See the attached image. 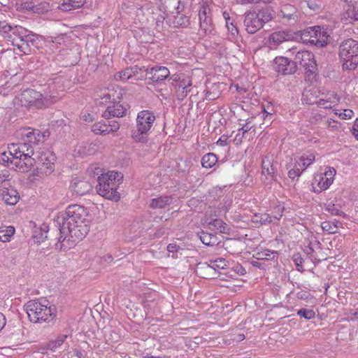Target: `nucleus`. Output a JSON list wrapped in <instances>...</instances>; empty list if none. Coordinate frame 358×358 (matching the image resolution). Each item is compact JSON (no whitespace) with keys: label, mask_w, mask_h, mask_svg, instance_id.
Masks as SVG:
<instances>
[{"label":"nucleus","mask_w":358,"mask_h":358,"mask_svg":"<svg viewBox=\"0 0 358 358\" xmlns=\"http://www.w3.org/2000/svg\"><path fill=\"white\" fill-rule=\"evenodd\" d=\"M87 215L86 208L78 204L68 206L64 213L57 215L53 224L55 230L59 233L57 238L58 242L66 241L69 245H72L85 238L90 231Z\"/></svg>","instance_id":"obj_1"},{"label":"nucleus","mask_w":358,"mask_h":358,"mask_svg":"<svg viewBox=\"0 0 358 358\" xmlns=\"http://www.w3.org/2000/svg\"><path fill=\"white\" fill-rule=\"evenodd\" d=\"M8 148L13 152L16 171L27 173L31 170L35 164V159L31 157L34 152L33 145L23 141L9 145Z\"/></svg>","instance_id":"obj_2"},{"label":"nucleus","mask_w":358,"mask_h":358,"mask_svg":"<svg viewBox=\"0 0 358 358\" xmlns=\"http://www.w3.org/2000/svg\"><path fill=\"white\" fill-rule=\"evenodd\" d=\"M122 179V175L115 171H108L98 177V184L96 186L99 194L106 199L117 201L120 198L117 191Z\"/></svg>","instance_id":"obj_3"},{"label":"nucleus","mask_w":358,"mask_h":358,"mask_svg":"<svg viewBox=\"0 0 358 358\" xmlns=\"http://www.w3.org/2000/svg\"><path fill=\"white\" fill-rule=\"evenodd\" d=\"M28 317L31 322L37 323L52 320L56 315V308L46 300H33L24 306Z\"/></svg>","instance_id":"obj_4"},{"label":"nucleus","mask_w":358,"mask_h":358,"mask_svg":"<svg viewBox=\"0 0 358 358\" xmlns=\"http://www.w3.org/2000/svg\"><path fill=\"white\" fill-rule=\"evenodd\" d=\"M338 57L343 70H355L358 66V41L350 38L341 42Z\"/></svg>","instance_id":"obj_5"},{"label":"nucleus","mask_w":358,"mask_h":358,"mask_svg":"<svg viewBox=\"0 0 358 358\" xmlns=\"http://www.w3.org/2000/svg\"><path fill=\"white\" fill-rule=\"evenodd\" d=\"M156 117L151 110L140 111L136 117V127L131 131V138L136 142L146 143L148 136Z\"/></svg>","instance_id":"obj_6"},{"label":"nucleus","mask_w":358,"mask_h":358,"mask_svg":"<svg viewBox=\"0 0 358 358\" xmlns=\"http://www.w3.org/2000/svg\"><path fill=\"white\" fill-rule=\"evenodd\" d=\"M296 65L299 64L304 71L306 79L314 80L319 74L317 64L313 52L308 50L297 52L294 58Z\"/></svg>","instance_id":"obj_7"},{"label":"nucleus","mask_w":358,"mask_h":358,"mask_svg":"<svg viewBox=\"0 0 358 358\" xmlns=\"http://www.w3.org/2000/svg\"><path fill=\"white\" fill-rule=\"evenodd\" d=\"M22 100L29 105L41 108L56 102L57 98L54 95H43L34 90L27 89L22 93Z\"/></svg>","instance_id":"obj_8"},{"label":"nucleus","mask_w":358,"mask_h":358,"mask_svg":"<svg viewBox=\"0 0 358 358\" xmlns=\"http://www.w3.org/2000/svg\"><path fill=\"white\" fill-rule=\"evenodd\" d=\"M55 161L56 157L52 152L45 150L40 152L37 160H35V164H36V174L38 176L40 174H45V176L51 174L55 170Z\"/></svg>","instance_id":"obj_9"},{"label":"nucleus","mask_w":358,"mask_h":358,"mask_svg":"<svg viewBox=\"0 0 358 358\" xmlns=\"http://www.w3.org/2000/svg\"><path fill=\"white\" fill-rule=\"evenodd\" d=\"M273 69L283 76L294 74L298 70L295 60H292L287 57H276L273 60Z\"/></svg>","instance_id":"obj_10"},{"label":"nucleus","mask_w":358,"mask_h":358,"mask_svg":"<svg viewBox=\"0 0 358 358\" xmlns=\"http://www.w3.org/2000/svg\"><path fill=\"white\" fill-rule=\"evenodd\" d=\"M39 42V36L29 31L27 34H25L24 37L20 40V43H17V48L24 54L29 55L31 52H35L34 48H38Z\"/></svg>","instance_id":"obj_11"},{"label":"nucleus","mask_w":358,"mask_h":358,"mask_svg":"<svg viewBox=\"0 0 358 358\" xmlns=\"http://www.w3.org/2000/svg\"><path fill=\"white\" fill-rule=\"evenodd\" d=\"M17 136L29 145H37L44 139L45 135L39 130L22 128L17 131Z\"/></svg>","instance_id":"obj_12"},{"label":"nucleus","mask_w":358,"mask_h":358,"mask_svg":"<svg viewBox=\"0 0 358 358\" xmlns=\"http://www.w3.org/2000/svg\"><path fill=\"white\" fill-rule=\"evenodd\" d=\"M144 71L148 78L153 83L162 82L170 76V71L168 68L162 66L144 67Z\"/></svg>","instance_id":"obj_13"},{"label":"nucleus","mask_w":358,"mask_h":358,"mask_svg":"<svg viewBox=\"0 0 358 358\" xmlns=\"http://www.w3.org/2000/svg\"><path fill=\"white\" fill-rule=\"evenodd\" d=\"M243 23L250 34H255L264 27L255 10L245 13Z\"/></svg>","instance_id":"obj_14"},{"label":"nucleus","mask_w":358,"mask_h":358,"mask_svg":"<svg viewBox=\"0 0 358 358\" xmlns=\"http://www.w3.org/2000/svg\"><path fill=\"white\" fill-rule=\"evenodd\" d=\"M292 34L287 31H278L271 33L266 41V45L271 50L276 49L281 43L285 41L292 40Z\"/></svg>","instance_id":"obj_15"},{"label":"nucleus","mask_w":358,"mask_h":358,"mask_svg":"<svg viewBox=\"0 0 358 358\" xmlns=\"http://www.w3.org/2000/svg\"><path fill=\"white\" fill-rule=\"evenodd\" d=\"M210 9L206 6H202L199 11V25L205 34H210L214 30L213 20L208 15Z\"/></svg>","instance_id":"obj_16"},{"label":"nucleus","mask_w":358,"mask_h":358,"mask_svg":"<svg viewBox=\"0 0 358 358\" xmlns=\"http://www.w3.org/2000/svg\"><path fill=\"white\" fill-rule=\"evenodd\" d=\"M278 16L287 22H296L299 18V11L298 9L292 4H282L280 6Z\"/></svg>","instance_id":"obj_17"},{"label":"nucleus","mask_w":358,"mask_h":358,"mask_svg":"<svg viewBox=\"0 0 358 358\" xmlns=\"http://www.w3.org/2000/svg\"><path fill=\"white\" fill-rule=\"evenodd\" d=\"M127 108L123 106L120 101H115L107 107L103 113L102 117L105 119H110L111 117H121L126 115Z\"/></svg>","instance_id":"obj_18"},{"label":"nucleus","mask_w":358,"mask_h":358,"mask_svg":"<svg viewBox=\"0 0 358 358\" xmlns=\"http://www.w3.org/2000/svg\"><path fill=\"white\" fill-rule=\"evenodd\" d=\"M206 223L212 231H216L222 234H229V226L220 219L213 218L210 215H206Z\"/></svg>","instance_id":"obj_19"},{"label":"nucleus","mask_w":358,"mask_h":358,"mask_svg":"<svg viewBox=\"0 0 358 358\" xmlns=\"http://www.w3.org/2000/svg\"><path fill=\"white\" fill-rule=\"evenodd\" d=\"M196 274L202 278L213 279L217 278L218 271H213L210 262H199L196 267Z\"/></svg>","instance_id":"obj_20"},{"label":"nucleus","mask_w":358,"mask_h":358,"mask_svg":"<svg viewBox=\"0 0 358 358\" xmlns=\"http://www.w3.org/2000/svg\"><path fill=\"white\" fill-rule=\"evenodd\" d=\"M71 188L76 194L83 196L91 190L92 186L87 181L75 178L71 180Z\"/></svg>","instance_id":"obj_21"},{"label":"nucleus","mask_w":358,"mask_h":358,"mask_svg":"<svg viewBox=\"0 0 358 358\" xmlns=\"http://www.w3.org/2000/svg\"><path fill=\"white\" fill-rule=\"evenodd\" d=\"M192 83L189 77H183L182 80L174 86L178 99L183 100L190 92Z\"/></svg>","instance_id":"obj_22"},{"label":"nucleus","mask_w":358,"mask_h":358,"mask_svg":"<svg viewBox=\"0 0 358 358\" xmlns=\"http://www.w3.org/2000/svg\"><path fill=\"white\" fill-rule=\"evenodd\" d=\"M185 6V2L180 0H161L159 8L163 13H173L175 10Z\"/></svg>","instance_id":"obj_23"},{"label":"nucleus","mask_w":358,"mask_h":358,"mask_svg":"<svg viewBox=\"0 0 358 358\" xmlns=\"http://www.w3.org/2000/svg\"><path fill=\"white\" fill-rule=\"evenodd\" d=\"M4 189L5 190L2 192V198L5 203L10 206L16 204L20 199L17 191L13 188L8 189L6 187Z\"/></svg>","instance_id":"obj_24"},{"label":"nucleus","mask_w":358,"mask_h":358,"mask_svg":"<svg viewBox=\"0 0 358 358\" xmlns=\"http://www.w3.org/2000/svg\"><path fill=\"white\" fill-rule=\"evenodd\" d=\"M171 196H160L152 199L150 201L149 206L152 209L164 208L172 203Z\"/></svg>","instance_id":"obj_25"},{"label":"nucleus","mask_w":358,"mask_h":358,"mask_svg":"<svg viewBox=\"0 0 358 358\" xmlns=\"http://www.w3.org/2000/svg\"><path fill=\"white\" fill-rule=\"evenodd\" d=\"M317 34V36H315L314 39H310V43L317 47L325 46L327 44L329 38L327 29L320 26Z\"/></svg>","instance_id":"obj_26"},{"label":"nucleus","mask_w":358,"mask_h":358,"mask_svg":"<svg viewBox=\"0 0 358 358\" xmlns=\"http://www.w3.org/2000/svg\"><path fill=\"white\" fill-rule=\"evenodd\" d=\"M27 32H29V31L21 26H14L13 30L10 32L13 36H10V38L8 40L10 41L13 45L17 47V43H20V40L24 37V35L27 34Z\"/></svg>","instance_id":"obj_27"},{"label":"nucleus","mask_w":358,"mask_h":358,"mask_svg":"<svg viewBox=\"0 0 358 358\" xmlns=\"http://www.w3.org/2000/svg\"><path fill=\"white\" fill-rule=\"evenodd\" d=\"M86 2V0H64L59 6L62 11H69L81 8Z\"/></svg>","instance_id":"obj_28"},{"label":"nucleus","mask_w":358,"mask_h":358,"mask_svg":"<svg viewBox=\"0 0 358 358\" xmlns=\"http://www.w3.org/2000/svg\"><path fill=\"white\" fill-rule=\"evenodd\" d=\"M262 173L266 177L268 176L271 178L269 182L274 180L275 177V168L273 167L271 161L268 159H264L262 162ZM266 179H268L266 178Z\"/></svg>","instance_id":"obj_29"},{"label":"nucleus","mask_w":358,"mask_h":358,"mask_svg":"<svg viewBox=\"0 0 358 358\" xmlns=\"http://www.w3.org/2000/svg\"><path fill=\"white\" fill-rule=\"evenodd\" d=\"M8 151H4L0 153V164L4 165L6 166L12 168L15 170V163H14V156L13 155V152H10V149L8 148Z\"/></svg>","instance_id":"obj_30"},{"label":"nucleus","mask_w":358,"mask_h":358,"mask_svg":"<svg viewBox=\"0 0 358 358\" xmlns=\"http://www.w3.org/2000/svg\"><path fill=\"white\" fill-rule=\"evenodd\" d=\"M69 335L67 334H59L57 336L55 340L50 341L47 343L44 347L45 350H50L51 351H55L56 349L59 348L66 340Z\"/></svg>","instance_id":"obj_31"},{"label":"nucleus","mask_w":358,"mask_h":358,"mask_svg":"<svg viewBox=\"0 0 358 358\" xmlns=\"http://www.w3.org/2000/svg\"><path fill=\"white\" fill-rule=\"evenodd\" d=\"M198 236L203 244L208 246L215 245L218 243L217 237L211 233L201 231V232L198 233Z\"/></svg>","instance_id":"obj_32"},{"label":"nucleus","mask_w":358,"mask_h":358,"mask_svg":"<svg viewBox=\"0 0 358 358\" xmlns=\"http://www.w3.org/2000/svg\"><path fill=\"white\" fill-rule=\"evenodd\" d=\"M184 7L177 10V15L174 17L173 24L176 27H187L189 25V17L185 14L181 13Z\"/></svg>","instance_id":"obj_33"},{"label":"nucleus","mask_w":358,"mask_h":358,"mask_svg":"<svg viewBox=\"0 0 358 358\" xmlns=\"http://www.w3.org/2000/svg\"><path fill=\"white\" fill-rule=\"evenodd\" d=\"M49 231V227L43 224L38 230H36L34 234H33V238L34 241L37 243H40L43 242L45 238H47V234Z\"/></svg>","instance_id":"obj_34"},{"label":"nucleus","mask_w":358,"mask_h":358,"mask_svg":"<svg viewBox=\"0 0 358 358\" xmlns=\"http://www.w3.org/2000/svg\"><path fill=\"white\" fill-rule=\"evenodd\" d=\"M217 160L218 159L215 154L208 152L202 157L201 165L203 168L210 169L216 164Z\"/></svg>","instance_id":"obj_35"},{"label":"nucleus","mask_w":358,"mask_h":358,"mask_svg":"<svg viewBox=\"0 0 358 358\" xmlns=\"http://www.w3.org/2000/svg\"><path fill=\"white\" fill-rule=\"evenodd\" d=\"M256 14L258 15L259 19L263 25L273 18V11L269 7L259 10L258 12H256Z\"/></svg>","instance_id":"obj_36"},{"label":"nucleus","mask_w":358,"mask_h":358,"mask_svg":"<svg viewBox=\"0 0 358 358\" xmlns=\"http://www.w3.org/2000/svg\"><path fill=\"white\" fill-rule=\"evenodd\" d=\"M92 131L96 134L106 135L110 133L106 120L100 121L92 126Z\"/></svg>","instance_id":"obj_37"},{"label":"nucleus","mask_w":358,"mask_h":358,"mask_svg":"<svg viewBox=\"0 0 358 358\" xmlns=\"http://www.w3.org/2000/svg\"><path fill=\"white\" fill-rule=\"evenodd\" d=\"M340 208L341 207L338 204L330 202L325 205L324 210L332 215H338L343 217H347V215L344 212L341 211Z\"/></svg>","instance_id":"obj_38"},{"label":"nucleus","mask_w":358,"mask_h":358,"mask_svg":"<svg viewBox=\"0 0 358 358\" xmlns=\"http://www.w3.org/2000/svg\"><path fill=\"white\" fill-rule=\"evenodd\" d=\"M15 234V228L12 226L0 228V241L8 242Z\"/></svg>","instance_id":"obj_39"},{"label":"nucleus","mask_w":358,"mask_h":358,"mask_svg":"<svg viewBox=\"0 0 358 358\" xmlns=\"http://www.w3.org/2000/svg\"><path fill=\"white\" fill-rule=\"evenodd\" d=\"M18 10L26 12V11H31L33 13H39L41 12V9L40 5H34L32 2H23L20 4L18 6Z\"/></svg>","instance_id":"obj_40"},{"label":"nucleus","mask_w":358,"mask_h":358,"mask_svg":"<svg viewBox=\"0 0 358 358\" xmlns=\"http://www.w3.org/2000/svg\"><path fill=\"white\" fill-rule=\"evenodd\" d=\"M305 170L306 169H303V167L302 166L300 162L297 160L295 162L294 167L288 171V176L292 180H294L296 178L299 177Z\"/></svg>","instance_id":"obj_41"},{"label":"nucleus","mask_w":358,"mask_h":358,"mask_svg":"<svg viewBox=\"0 0 358 358\" xmlns=\"http://www.w3.org/2000/svg\"><path fill=\"white\" fill-rule=\"evenodd\" d=\"M320 26H314L306 28L303 30L302 36L305 38L306 41H308L310 43V39H314L315 36H317V32Z\"/></svg>","instance_id":"obj_42"},{"label":"nucleus","mask_w":358,"mask_h":358,"mask_svg":"<svg viewBox=\"0 0 358 358\" xmlns=\"http://www.w3.org/2000/svg\"><path fill=\"white\" fill-rule=\"evenodd\" d=\"M209 262L213 271H217L219 269H224L228 266V262L224 258H217L216 259H210Z\"/></svg>","instance_id":"obj_43"},{"label":"nucleus","mask_w":358,"mask_h":358,"mask_svg":"<svg viewBox=\"0 0 358 358\" xmlns=\"http://www.w3.org/2000/svg\"><path fill=\"white\" fill-rule=\"evenodd\" d=\"M315 154L309 153V154H303L301 157L299 158V161L301 164L303 169H306L313 162L315 161Z\"/></svg>","instance_id":"obj_44"},{"label":"nucleus","mask_w":358,"mask_h":358,"mask_svg":"<svg viewBox=\"0 0 358 358\" xmlns=\"http://www.w3.org/2000/svg\"><path fill=\"white\" fill-rule=\"evenodd\" d=\"M132 69L126 68L125 69L117 72L114 77L116 80H127L133 77Z\"/></svg>","instance_id":"obj_45"},{"label":"nucleus","mask_w":358,"mask_h":358,"mask_svg":"<svg viewBox=\"0 0 358 358\" xmlns=\"http://www.w3.org/2000/svg\"><path fill=\"white\" fill-rule=\"evenodd\" d=\"M258 259L274 260L278 256L276 251L266 250L257 254Z\"/></svg>","instance_id":"obj_46"},{"label":"nucleus","mask_w":358,"mask_h":358,"mask_svg":"<svg viewBox=\"0 0 358 358\" xmlns=\"http://www.w3.org/2000/svg\"><path fill=\"white\" fill-rule=\"evenodd\" d=\"M13 27L5 21H0V33L4 34L5 37L8 38V39L13 36L10 32L13 30Z\"/></svg>","instance_id":"obj_47"},{"label":"nucleus","mask_w":358,"mask_h":358,"mask_svg":"<svg viewBox=\"0 0 358 358\" xmlns=\"http://www.w3.org/2000/svg\"><path fill=\"white\" fill-rule=\"evenodd\" d=\"M297 315L306 320H311L315 318V313L313 309L301 308L297 311Z\"/></svg>","instance_id":"obj_48"},{"label":"nucleus","mask_w":358,"mask_h":358,"mask_svg":"<svg viewBox=\"0 0 358 358\" xmlns=\"http://www.w3.org/2000/svg\"><path fill=\"white\" fill-rule=\"evenodd\" d=\"M346 13L351 19L358 21V1L355 2L352 6H349L346 10Z\"/></svg>","instance_id":"obj_49"},{"label":"nucleus","mask_w":358,"mask_h":358,"mask_svg":"<svg viewBox=\"0 0 358 358\" xmlns=\"http://www.w3.org/2000/svg\"><path fill=\"white\" fill-rule=\"evenodd\" d=\"M332 182L333 181L331 178H328L327 176H321L318 182V186L320 188V191L328 189Z\"/></svg>","instance_id":"obj_50"},{"label":"nucleus","mask_w":358,"mask_h":358,"mask_svg":"<svg viewBox=\"0 0 358 358\" xmlns=\"http://www.w3.org/2000/svg\"><path fill=\"white\" fill-rule=\"evenodd\" d=\"M262 113H263V120L264 122L262 124H266V127L270 124L273 120L274 115L271 112L268 111L264 106H262Z\"/></svg>","instance_id":"obj_51"},{"label":"nucleus","mask_w":358,"mask_h":358,"mask_svg":"<svg viewBox=\"0 0 358 358\" xmlns=\"http://www.w3.org/2000/svg\"><path fill=\"white\" fill-rule=\"evenodd\" d=\"M292 259L294 262L296 270L301 273L303 272L304 269H303V267L302 265L303 262V259L301 257V255L299 253H295L293 255Z\"/></svg>","instance_id":"obj_52"},{"label":"nucleus","mask_w":358,"mask_h":358,"mask_svg":"<svg viewBox=\"0 0 358 358\" xmlns=\"http://www.w3.org/2000/svg\"><path fill=\"white\" fill-rule=\"evenodd\" d=\"M335 226L336 225H333L330 221H324L321 223V227L323 231H327L330 234L337 233Z\"/></svg>","instance_id":"obj_53"},{"label":"nucleus","mask_w":358,"mask_h":358,"mask_svg":"<svg viewBox=\"0 0 358 358\" xmlns=\"http://www.w3.org/2000/svg\"><path fill=\"white\" fill-rule=\"evenodd\" d=\"M10 180V174L8 171H0V189L5 188L6 185H8Z\"/></svg>","instance_id":"obj_54"},{"label":"nucleus","mask_w":358,"mask_h":358,"mask_svg":"<svg viewBox=\"0 0 358 358\" xmlns=\"http://www.w3.org/2000/svg\"><path fill=\"white\" fill-rule=\"evenodd\" d=\"M309 104H317L318 106L321 107V108H325V109H327V108H332V103L327 101V100H325V99H319L318 101H316L315 102H313V103H308Z\"/></svg>","instance_id":"obj_55"},{"label":"nucleus","mask_w":358,"mask_h":358,"mask_svg":"<svg viewBox=\"0 0 358 358\" xmlns=\"http://www.w3.org/2000/svg\"><path fill=\"white\" fill-rule=\"evenodd\" d=\"M183 77H185V76H181V75H180V74L175 73V74L169 76L168 78H169V81L170 82L171 85L174 87L177 84H178L180 82H181V80H182Z\"/></svg>","instance_id":"obj_56"},{"label":"nucleus","mask_w":358,"mask_h":358,"mask_svg":"<svg viewBox=\"0 0 358 358\" xmlns=\"http://www.w3.org/2000/svg\"><path fill=\"white\" fill-rule=\"evenodd\" d=\"M106 123H108V126L110 132H114L117 131L120 129V123L115 120H111L110 119H106Z\"/></svg>","instance_id":"obj_57"},{"label":"nucleus","mask_w":358,"mask_h":358,"mask_svg":"<svg viewBox=\"0 0 358 358\" xmlns=\"http://www.w3.org/2000/svg\"><path fill=\"white\" fill-rule=\"evenodd\" d=\"M106 123H108V126L110 132H114L117 131L120 129V123L115 120H111L110 119H106Z\"/></svg>","instance_id":"obj_58"},{"label":"nucleus","mask_w":358,"mask_h":358,"mask_svg":"<svg viewBox=\"0 0 358 358\" xmlns=\"http://www.w3.org/2000/svg\"><path fill=\"white\" fill-rule=\"evenodd\" d=\"M327 127L332 131L338 130L341 127V123L332 119H329L327 122Z\"/></svg>","instance_id":"obj_59"},{"label":"nucleus","mask_w":358,"mask_h":358,"mask_svg":"<svg viewBox=\"0 0 358 358\" xmlns=\"http://www.w3.org/2000/svg\"><path fill=\"white\" fill-rule=\"evenodd\" d=\"M354 115V113L350 109H345L342 113H339V117L343 120L350 119Z\"/></svg>","instance_id":"obj_60"},{"label":"nucleus","mask_w":358,"mask_h":358,"mask_svg":"<svg viewBox=\"0 0 358 358\" xmlns=\"http://www.w3.org/2000/svg\"><path fill=\"white\" fill-rule=\"evenodd\" d=\"M233 271L238 275H243L246 273V269L241 264H236L232 268Z\"/></svg>","instance_id":"obj_61"},{"label":"nucleus","mask_w":358,"mask_h":358,"mask_svg":"<svg viewBox=\"0 0 358 358\" xmlns=\"http://www.w3.org/2000/svg\"><path fill=\"white\" fill-rule=\"evenodd\" d=\"M311 296V294L310 292L304 290H301L296 294V297L299 299L301 300H307Z\"/></svg>","instance_id":"obj_62"},{"label":"nucleus","mask_w":358,"mask_h":358,"mask_svg":"<svg viewBox=\"0 0 358 358\" xmlns=\"http://www.w3.org/2000/svg\"><path fill=\"white\" fill-rule=\"evenodd\" d=\"M227 27L233 36L238 34V28L234 24L233 22H231V20L229 21V24L227 25Z\"/></svg>","instance_id":"obj_63"},{"label":"nucleus","mask_w":358,"mask_h":358,"mask_svg":"<svg viewBox=\"0 0 358 358\" xmlns=\"http://www.w3.org/2000/svg\"><path fill=\"white\" fill-rule=\"evenodd\" d=\"M180 250V246L175 243H170L167 246V251L169 253L177 252Z\"/></svg>","instance_id":"obj_64"}]
</instances>
